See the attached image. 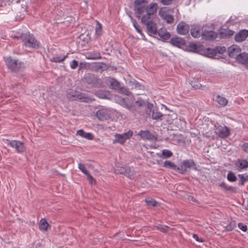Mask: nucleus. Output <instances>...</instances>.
<instances>
[{
  "label": "nucleus",
  "instance_id": "nucleus-36",
  "mask_svg": "<svg viewBox=\"0 0 248 248\" xmlns=\"http://www.w3.org/2000/svg\"><path fill=\"white\" fill-rule=\"evenodd\" d=\"M145 202L146 204L149 206L155 207L156 206L158 202L150 197H148L145 199Z\"/></svg>",
  "mask_w": 248,
  "mask_h": 248
},
{
  "label": "nucleus",
  "instance_id": "nucleus-63",
  "mask_svg": "<svg viewBox=\"0 0 248 248\" xmlns=\"http://www.w3.org/2000/svg\"><path fill=\"white\" fill-rule=\"evenodd\" d=\"M133 83L135 85V88H139V89H140L141 85L138 82H137L136 81H134Z\"/></svg>",
  "mask_w": 248,
  "mask_h": 248
},
{
  "label": "nucleus",
  "instance_id": "nucleus-32",
  "mask_svg": "<svg viewBox=\"0 0 248 248\" xmlns=\"http://www.w3.org/2000/svg\"><path fill=\"white\" fill-rule=\"evenodd\" d=\"M163 115L158 111L157 108H155L154 109H153V112L152 114V118L154 120H161V118L163 117Z\"/></svg>",
  "mask_w": 248,
  "mask_h": 248
},
{
  "label": "nucleus",
  "instance_id": "nucleus-57",
  "mask_svg": "<svg viewBox=\"0 0 248 248\" xmlns=\"http://www.w3.org/2000/svg\"><path fill=\"white\" fill-rule=\"evenodd\" d=\"M238 227L240 229L244 232H246L247 230V226L246 225L243 224L242 223H239L238 224Z\"/></svg>",
  "mask_w": 248,
  "mask_h": 248
},
{
  "label": "nucleus",
  "instance_id": "nucleus-15",
  "mask_svg": "<svg viewBox=\"0 0 248 248\" xmlns=\"http://www.w3.org/2000/svg\"><path fill=\"white\" fill-rule=\"evenodd\" d=\"M96 116L100 121H105L110 118V114L105 108L99 109L96 111Z\"/></svg>",
  "mask_w": 248,
  "mask_h": 248
},
{
  "label": "nucleus",
  "instance_id": "nucleus-40",
  "mask_svg": "<svg viewBox=\"0 0 248 248\" xmlns=\"http://www.w3.org/2000/svg\"><path fill=\"white\" fill-rule=\"evenodd\" d=\"M155 108L153 104L148 102L146 105L145 113L147 115H150L152 113L153 109Z\"/></svg>",
  "mask_w": 248,
  "mask_h": 248
},
{
  "label": "nucleus",
  "instance_id": "nucleus-60",
  "mask_svg": "<svg viewBox=\"0 0 248 248\" xmlns=\"http://www.w3.org/2000/svg\"><path fill=\"white\" fill-rule=\"evenodd\" d=\"M242 148L245 152L248 153V142L244 143L242 146Z\"/></svg>",
  "mask_w": 248,
  "mask_h": 248
},
{
  "label": "nucleus",
  "instance_id": "nucleus-4",
  "mask_svg": "<svg viewBox=\"0 0 248 248\" xmlns=\"http://www.w3.org/2000/svg\"><path fill=\"white\" fill-rule=\"evenodd\" d=\"M187 169L198 170L197 165L193 160L186 159L182 162L180 166L178 167L177 172L181 174H185L187 171Z\"/></svg>",
  "mask_w": 248,
  "mask_h": 248
},
{
  "label": "nucleus",
  "instance_id": "nucleus-56",
  "mask_svg": "<svg viewBox=\"0 0 248 248\" xmlns=\"http://www.w3.org/2000/svg\"><path fill=\"white\" fill-rule=\"evenodd\" d=\"M136 103L137 104L139 107H142L145 105V101L140 98L136 101Z\"/></svg>",
  "mask_w": 248,
  "mask_h": 248
},
{
  "label": "nucleus",
  "instance_id": "nucleus-53",
  "mask_svg": "<svg viewBox=\"0 0 248 248\" xmlns=\"http://www.w3.org/2000/svg\"><path fill=\"white\" fill-rule=\"evenodd\" d=\"M174 0H160V2L164 5H170L172 3Z\"/></svg>",
  "mask_w": 248,
  "mask_h": 248
},
{
  "label": "nucleus",
  "instance_id": "nucleus-62",
  "mask_svg": "<svg viewBox=\"0 0 248 248\" xmlns=\"http://www.w3.org/2000/svg\"><path fill=\"white\" fill-rule=\"evenodd\" d=\"M193 237L198 242H203L202 238L200 239L198 236V235L196 234H193Z\"/></svg>",
  "mask_w": 248,
  "mask_h": 248
},
{
  "label": "nucleus",
  "instance_id": "nucleus-3",
  "mask_svg": "<svg viewBox=\"0 0 248 248\" xmlns=\"http://www.w3.org/2000/svg\"><path fill=\"white\" fill-rule=\"evenodd\" d=\"M148 2L146 0H135L134 2V11L136 17L140 18V16L145 12L147 13V4Z\"/></svg>",
  "mask_w": 248,
  "mask_h": 248
},
{
  "label": "nucleus",
  "instance_id": "nucleus-31",
  "mask_svg": "<svg viewBox=\"0 0 248 248\" xmlns=\"http://www.w3.org/2000/svg\"><path fill=\"white\" fill-rule=\"evenodd\" d=\"M110 86L111 89L118 91L121 87V84L120 82L113 78L110 81Z\"/></svg>",
  "mask_w": 248,
  "mask_h": 248
},
{
  "label": "nucleus",
  "instance_id": "nucleus-5",
  "mask_svg": "<svg viewBox=\"0 0 248 248\" xmlns=\"http://www.w3.org/2000/svg\"><path fill=\"white\" fill-rule=\"evenodd\" d=\"M82 81L83 83L90 85L93 88L100 87L102 84L100 79L98 78L94 75L90 73L85 75Z\"/></svg>",
  "mask_w": 248,
  "mask_h": 248
},
{
  "label": "nucleus",
  "instance_id": "nucleus-43",
  "mask_svg": "<svg viewBox=\"0 0 248 248\" xmlns=\"http://www.w3.org/2000/svg\"><path fill=\"white\" fill-rule=\"evenodd\" d=\"M118 92L119 93H121L129 96L131 94V93L129 91V89L124 87H120Z\"/></svg>",
  "mask_w": 248,
  "mask_h": 248
},
{
  "label": "nucleus",
  "instance_id": "nucleus-9",
  "mask_svg": "<svg viewBox=\"0 0 248 248\" xmlns=\"http://www.w3.org/2000/svg\"><path fill=\"white\" fill-rule=\"evenodd\" d=\"M142 23L146 25L147 32L149 35L157 34L158 30H157L156 25L153 20H147Z\"/></svg>",
  "mask_w": 248,
  "mask_h": 248
},
{
  "label": "nucleus",
  "instance_id": "nucleus-13",
  "mask_svg": "<svg viewBox=\"0 0 248 248\" xmlns=\"http://www.w3.org/2000/svg\"><path fill=\"white\" fill-rule=\"evenodd\" d=\"M169 42L172 46L179 48H181L183 46H186V44L184 39L178 37L171 38Z\"/></svg>",
  "mask_w": 248,
  "mask_h": 248
},
{
  "label": "nucleus",
  "instance_id": "nucleus-50",
  "mask_svg": "<svg viewBox=\"0 0 248 248\" xmlns=\"http://www.w3.org/2000/svg\"><path fill=\"white\" fill-rule=\"evenodd\" d=\"M78 168L85 175L87 174L89 172L86 169V168H85L84 165L82 164L81 163H79Z\"/></svg>",
  "mask_w": 248,
  "mask_h": 248
},
{
  "label": "nucleus",
  "instance_id": "nucleus-49",
  "mask_svg": "<svg viewBox=\"0 0 248 248\" xmlns=\"http://www.w3.org/2000/svg\"><path fill=\"white\" fill-rule=\"evenodd\" d=\"M133 131L129 130L127 132L121 134L122 136L124 138L125 140L129 139L133 136Z\"/></svg>",
  "mask_w": 248,
  "mask_h": 248
},
{
  "label": "nucleus",
  "instance_id": "nucleus-54",
  "mask_svg": "<svg viewBox=\"0 0 248 248\" xmlns=\"http://www.w3.org/2000/svg\"><path fill=\"white\" fill-rule=\"evenodd\" d=\"M86 175L87 176V180L89 183L91 184H93V182L95 184L96 181L94 179L93 177L88 172Z\"/></svg>",
  "mask_w": 248,
  "mask_h": 248
},
{
  "label": "nucleus",
  "instance_id": "nucleus-16",
  "mask_svg": "<svg viewBox=\"0 0 248 248\" xmlns=\"http://www.w3.org/2000/svg\"><path fill=\"white\" fill-rule=\"evenodd\" d=\"M157 32V34L160 37V39L163 42L167 41L171 37L170 33L166 29H160Z\"/></svg>",
  "mask_w": 248,
  "mask_h": 248
},
{
  "label": "nucleus",
  "instance_id": "nucleus-46",
  "mask_svg": "<svg viewBox=\"0 0 248 248\" xmlns=\"http://www.w3.org/2000/svg\"><path fill=\"white\" fill-rule=\"evenodd\" d=\"M215 48V50H216V55L217 53L222 54L224 52H226V48L224 46H217Z\"/></svg>",
  "mask_w": 248,
  "mask_h": 248
},
{
  "label": "nucleus",
  "instance_id": "nucleus-26",
  "mask_svg": "<svg viewBox=\"0 0 248 248\" xmlns=\"http://www.w3.org/2000/svg\"><path fill=\"white\" fill-rule=\"evenodd\" d=\"M234 31L229 30L223 29L219 32V35L221 38H229L232 37Z\"/></svg>",
  "mask_w": 248,
  "mask_h": 248
},
{
  "label": "nucleus",
  "instance_id": "nucleus-35",
  "mask_svg": "<svg viewBox=\"0 0 248 248\" xmlns=\"http://www.w3.org/2000/svg\"><path fill=\"white\" fill-rule=\"evenodd\" d=\"M216 101L222 107L225 106L228 103V100L225 97L220 96L219 95L217 96Z\"/></svg>",
  "mask_w": 248,
  "mask_h": 248
},
{
  "label": "nucleus",
  "instance_id": "nucleus-44",
  "mask_svg": "<svg viewBox=\"0 0 248 248\" xmlns=\"http://www.w3.org/2000/svg\"><path fill=\"white\" fill-rule=\"evenodd\" d=\"M236 222L235 221H231L229 224L225 227V230L227 232H230L232 231L234 228L236 227Z\"/></svg>",
  "mask_w": 248,
  "mask_h": 248
},
{
  "label": "nucleus",
  "instance_id": "nucleus-45",
  "mask_svg": "<svg viewBox=\"0 0 248 248\" xmlns=\"http://www.w3.org/2000/svg\"><path fill=\"white\" fill-rule=\"evenodd\" d=\"M96 25L95 28V34L100 36L102 33V27L101 24L98 21H96Z\"/></svg>",
  "mask_w": 248,
  "mask_h": 248
},
{
  "label": "nucleus",
  "instance_id": "nucleus-24",
  "mask_svg": "<svg viewBox=\"0 0 248 248\" xmlns=\"http://www.w3.org/2000/svg\"><path fill=\"white\" fill-rule=\"evenodd\" d=\"M239 171L248 168V162L245 159H239L235 163Z\"/></svg>",
  "mask_w": 248,
  "mask_h": 248
},
{
  "label": "nucleus",
  "instance_id": "nucleus-42",
  "mask_svg": "<svg viewBox=\"0 0 248 248\" xmlns=\"http://www.w3.org/2000/svg\"><path fill=\"white\" fill-rule=\"evenodd\" d=\"M227 178L231 182H234L237 180V177L232 171H229L227 174Z\"/></svg>",
  "mask_w": 248,
  "mask_h": 248
},
{
  "label": "nucleus",
  "instance_id": "nucleus-64",
  "mask_svg": "<svg viewBox=\"0 0 248 248\" xmlns=\"http://www.w3.org/2000/svg\"><path fill=\"white\" fill-rule=\"evenodd\" d=\"M189 200H190L191 201L194 202H198V201L197 200H196L192 196H190L188 198Z\"/></svg>",
  "mask_w": 248,
  "mask_h": 248
},
{
  "label": "nucleus",
  "instance_id": "nucleus-34",
  "mask_svg": "<svg viewBox=\"0 0 248 248\" xmlns=\"http://www.w3.org/2000/svg\"><path fill=\"white\" fill-rule=\"evenodd\" d=\"M163 167L172 169L177 171L178 167L174 163L170 161L166 160L164 162Z\"/></svg>",
  "mask_w": 248,
  "mask_h": 248
},
{
  "label": "nucleus",
  "instance_id": "nucleus-47",
  "mask_svg": "<svg viewBox=\"0 0 248 248\" xmlns=\"http://www.w3.org/2000/svg\"><path fill=\"white\" fill-rule=\"evenodd\" d=\"M106 67V64L103 62H98L95 64L94 67L97 71H103Z\"/></svg>",
  "mask_w": 248,
  "mask_h": 248
},
{
  "label": "nucleus",
  "instance_id": "nucleus-20",
  "mask_svg": "<svg viewBox=\"0 0 248 248\" xmlns=\"http://www.w3.org/2000/svg\"><path fill=\"white\" fill-rule=\"evenodd\" d=\"M219 136L222 138H227L230 135V129L226 126H218L217 127Z\"/></svg>",
  "mask_w": 248,
  "mask_h": 248
},
{
  "label": "nucleus",
  "instance_id": "nucleus-25",
  "mask_svg": "<svg viewBox=\"0 0 248 248\" xmlns=\"http://www.w3.org/2000/svg\"><path fill=\"white\" fill-rule=\"evenodd\" d=\"M202 46H198L195 44L190 43L186 46V50L189 52L197 53L202 50Z\"/></svg>",
  "mask_w": 248,
  "mask_h": 248
},
{
  "label": "nucleus",
  "instance_id": "nucleus-27",
  "mask_svg": "<svg viewBox=\"0 0 248 248\" xmlns=\"http://www.w3.org/2000/svg\"><path fill=\"white\" fill-rule=\"evenodd\" d=\"M173 155L172 153L167 149H164L162 151V153H157L156 155L162 159H166L170 157Z\"/></svg>",
  "mask_w": 248,
  "mask_h": 248
},
{
  "label": "nucleus",
  "instance_id": "nucleus-61",
  "mask_svg": "<svg viewBox=\"0 0 248 248\" xmlns=\"http://www.w3.org/2000/svg\"><path fill=\"white\" fill-rule=\"evenodd\" d=\"M219 186L224 190H227L229 186L224 182H222L219 184Z\"/></svg>",
  "mask_w": 248,
  "mask_h": 248
},
{
  "label": "nucleus",
  "instance_id": "nucleus-51",
  "mask_svg": "<svg viewBox=\"0 0 248 248\" xmlns=\"http://www.w3.org/2000/svg\"><path fill=\"white\" fill-rule=\"evenodd\" d=\"M133 24L137 31L138 33H140L141 35L144 36L143 34L142 33V30L140 28V26L137 24L136 21H135L133 22Z\"/></svg>",
  "mask_w": 248,
  "mask_h": 248
},
{
  "label": "nucleus",
  "instance_id": "nucleus-38",
  "mask_svg": "<svg viewBox=\"0 0 248 248\" xmlns=\"http://www.w3.org/2000/svg\"><path fill=\"white\" fill-rule=\"evenodd\" d=\"M67 57V55L64 56L62 57H61L59 56H55L52 58L50 59V61L51 62H63L66 58Z\"/></svg>",
  "mask_w": 248,
  "mask_h": 248
},
{
  "label": "nucleus",
  "instance_id": "nucleus-2",
  "mask_svg": "<svg viewBox=\"0 0 248 248\" xmlns=\"http://www.w3.org/2000/svg\"><path fill=\"white\" fill-rule=\"evenodd\" d=\"M20 38L24 43V45L29 47L39 48V43L37 41L33 34L29 32L22 33L20 35Z\"/></svg>",
  "mask_w": 248,
  "mask_h": 248
},
{
  "label": "nucleus",
  "instance_id": "nucleus-12",
  "mask_svg": "<svg viewBox=\"0 0 248 248\" xmlns=\"http://www.w3.org/2000/svg\"><path fill=\"white\" fill-rule=\"evenodd\" d=\"M236 61L240 64L246 66L248 69V53L246 52L240 53L237 55L235 59Z\"/></svg>",
  "mask_w": 248,
  "mask_h": 248
},
{
  "label": "nucleus",
  "instance_id": "nucleus-59",
  "mask_svg": "<svg viewBox=\"0 0 248 248\" xmlns=\"http://www.w3.org/2000/svg\"><path fill=\"white\" fill-rule=\"evenodd\" d=\"M146 140H154L156 141L157 138L155 136H154L153 134H151L150 132H149L148 137Z\"/></svg>",
  "mask_w": 248,
  "mask_h": 248
},
{
  "label": "nucleus",
  "instance_id": "nucleus-39",
  "mask_svg": "<svg viewBox=\"0 0 248 248\" xmlns=\"http://www.w3.org/2000/svg\"><path fill=\"white\" fill-rule=\"evenodd\" d=\"M102 57L100 55V53L97 51H93L90 53L89 54V59L93 60H96V59H100Z\"/></svg>",
  "mask_w": 248,
  "mask_h": 248
},
{
  "label": "nucleus",
  "instance_id": "nucleus-19",
  "mask_svg": "<svg viewBox=\"0 0 248 248\" xmlns=\"http://www.w3.org/2000/svg\"><path fill=\"white\" fill-rule=\"evenodd\" d=\"M241 50V48L239 46H232L228 48V55L231 58L236 59V57L240 53Z\"/></svg>",
  "mask_w": 248,
  "mask_h": 248
},
{
  "label": "nucleus",
  "instance_id": "nucleus-1",
  "mask_svg": "<svg viewBox=\"0 0 248 248\" xmlns=\"http://www.w3.org/2000/svg\"><path fill=\"white\" fill-rule=\"evenodd\" d=\"M5 64L8 69L13 72H17L24 68L23 62L19 61L18 59H13L12 56L4 57L3 58Z\"/></svg>",
  "mask_w": 248,
  "mask_h": 248
},
{
  "label": "nucleus",
  "instance_id": "nucleus-58",
  "mask_svg": "<svg viewBox=\"0 0 248 248\" xmlns=\"http://www.w3.org/2000/svg\"><path fill=\"white\" fill-rule=\"evenodd\" d=\"M237 188L236 187L229 186L227 189V191H229L233 193H236L237 192Z\"/></svg>",
  "mask_w": 248,
  "mask_h": 248
},
{
  "label": "nucleus",
  "instance_id": "nucleus-11",
  "mask_svg": "<svg viewBox=\"0 0 248 248\" xmlns=\"http://www.w3.org/2000/svg\"><path fill=\"white\" fill-rule=\"evenodd\" d=\"M202 39L206 41H213L217 37V33L212 31H203L202 32Z\"/></svg>",
  "mask_w": 248,
  "mask_h": 248
},
{
  "label": "nucleus",
  "instance_id": "nucleus-18",
  "mask_svg": "<svg viewBox=\"0 0 248 248\" xmlns=\"http://www.w3.org/2000/svg\"><path fill=\"white\" fill-rule=\"evenodd\" d=\"M121 101V105L123 107L126 108L129 111L132 112L136 111V108L135 106L132 102H131L128 99H125L124 98H122Z\"/></svg>",
  "mask_w": 248,
  "mask_h": 248
},
{
  "label": "nucleus",
  "instance_id": "nucleus-23",
  "mask_svg": "<svg viewBox=\"0 0 248 248\" xmlns=\"http://www.w3.org/2000/svg\"><path fill=\"white\" fill-rule=\"evenodd\" d=\"M158 15L163 19L165 20L167 23H172L174 21L173 17L172 15L167 14L165 12L159 10Z\"/></svg>",
  "mask_w": 248,
  "mask_h": 248
},
{
  "label": "nucleus",
  "instance_id": "nucleus-14",
  "mask_svg": "<svg viewBox=\"0 0 248 248\" xmlns=\"http://www.w3.org/2000/svg\"><path fill=\"white\" fill-rule=\"evenodd\" d=\"M71 95L72 97H76L77 99L85 102H89L94 100V99L88 96L85 93L79 92L75 91Z\"/></svg>",
  "mask_w": 248,
  "mask_h": 248
},
{
  "label": "nucleus",
  "instance_id": "nucleus-33",
  "mask_svg": "<svg viewBox=\"0 0 248 248\" xmlns=\"http://www.w3.org/2000/svg\"><path fill=\"white\" fill-rule=\"evenodd\" d=\"M114 137L115 139L113 141V143H119L121 144H124L126 141L121 134H116L114 135Z\"/></svg>",
  "mask_w": 248,
  "mask_h": 248
},
{
  "label": "nucleus",
  "instance_id": "nucleus-28",
  "mask_svg": "<svg viewBox=\"0 0 248 248\" xmlns=\"http://www.w3.org/2000/svg\"><path fill=\"white\" fill-rule=\"evenodd\" d=\"M203 53L204 55L209 58H214L215 56H216V52L215 50V48H205L203 50Z\"/></svg>",
  "mask_w": 248,
  "mask_h": 248
},
{
  "label": "nucleus",
  "instance_id": "nucleus-48",
  "mask_svg": "<svg viewBox=\"0 0 248 248\" xmlns=\"http://www.w3.org/2000/svg\"><path fill=\"white\" fill-rule=\"evenodd\" d=\"M149 132H150L148 130H141L139 133L138 135L140 136V137L143 139H147Z\"/></svg>",
  "mask_w": 248,
  "mask_h": 248
},
{
  "label": "nucleus",
  "instance_id": "nucleus-41",
  "mask_svg": "<svg viewBox=\"0 0 248 248\" xmlns=\"http://www.w3.org/2000/svg\"><path fill=\"white\" fill-rule=\"evenodd\" d=\"M154 229H156L162 232H166L169 228V227L159 224L158 225L154 226Z\"/></svg>",
  "mask_w": 248,
  "mask_h": 248
},
{
  "label": "nucleus",
  "instance_id": "nucleus-21",
  "mask_svg": "<svg viewBox=\"0 0 248 248\" xmlns=\"http://www.w3.org/2000/svg\"><path fill=\"white\" fill-rule=\"evenodd\" d=\"M95 95L101 99H106L110 100V92L108 91L100 90L95 92Z\"/></svg>",
  "mask_w": 248,
  "mask_h": 248
},
{
  "label": "nucleus",
  "instance_id": "nucleus-37",
  "mask_svg": "<svg viewBox=\"0 0 248 248\" xmlns=\"http://www.w3.org/2000/svg\"><path fill=\"white\" fill-rule=\"evenodd\" d=\"M238 176L240 178L239 185L243 186L246 182L248 181V174H238Z\"/></svg>",
  "mask_w": 248,
  "mask_h": 248
},
{
  "label": "nucleus",
  "instance_id": "nucleus-55",
  "mask_svg": "<svg viewBox=\"0 0 248 248\" xmlns=\"http://www.w3.org/2000/svg\"><path fill=\"white\" fill-rule=\"evenodd\" d=\"M78 61L74 60L72 61L71 63L70 64V67L72 69H76L78 66Z\"/></svg>",
  "mask_w": 248,
  "mask_h": 248
},
{
  "label": "nucleus",
  "instance_id": "nucleus-30",
  "mask_svg": "<svg viewBox=\"0 0 248 248\" xmlns=\"http://www.w3.org/2000/svg\"><path fill=\"white\" fill-rule=\"evenodd\" d=\"M49 227L48 223L47 222L46 218H42L39 223V228L40 230L46 231Z\"/></svg>",
  "mask_w": 248,
  "mask_h": 248
},
{
  "label": "nucleus",
  "instance_id": "nucleus-7",
  "mask_svg": "<svg viewBox=\"0 0 248 248\" xmlns=\"http://www.w3.org/2000/svg\"><path fill=\"white\" fill-rule=\"evenodd\" d=\"M6 141L5 143H6L7 145H10L12 148H15L18 153H21L25 151L26 148L23 142L16 140L11 141L9 140H6Z\"/></svg>",
  "mask_w": 248,
  "mask_h": 248
},
{
  "label": "nucleus",
  "instance_id": "nucleus-10",
  "mask_svg": "<svg viewBox=\"0 0 248 248\" xmlns=\"http://www.w3.org/2000/svg\"><path fill=\"white\" fill-rule=\"evenodd\" d=\"M176 30L178 34L181 35H186L189 31V26L186 22L181 21L177 25Z\"/></svg>",
  "mask_w": 248,
  "mask_h": 248
},
{
  "label": "nucleus",
  "instance_id": "nucleus-52",
  "mask_svg": "<svg viewBox=\"0 0 248 248\" xmlns=\"http://www.w3.org/2000/svg\"><path fill=\"white\" fill-rule=\"evenodd\" d=\"M191 84V86L195 89H200L202 87V84L196 81H192Z\"/></svg>",
  "mask_w": 248,
  "mask_h": 248
},
{
  "label": "nucleus",
  "instance_id": "nucleus-8",
  "mask_svg": "<svg viewBox=\"0 0 248 248\" xmlns=\"http://www.w3.org/2000/svg\"><path fill=\"white\" fill-rule=\"evenodd\" d=\"M116 170L118 173L124 175L130 178L133 177L135 174V171L131 170L130 167L127 165L117 166Z\"/></svg>",
  "mask_w": 248,
  "mask_h": 248
},
{
  "label": "nucleus",
  "instance_id": "nucleus-6",
  "mask_svg": "<svg viewBox=\"0 0 248 248\" xmlns=\"http://www.w3.org/2000/svg\"><path fill=\"white\" fill-rule=\"evenodd\" d=\"M158 8V5L156 3H151L147 4V13L143 15L141 18V23L147 21L151 16L155 13Z\"/></svg>",
  "mask_w": 248,
  "mask_h": 248
},
{
  "label": "nucleus",
  "instance_id": "nucleus-29",
  "mask_svg": "<svg viewBox=\"0 0 248 248\" xmlns=\"http://www.w3.org/2000/svg\"><path fill=\"white\" fill-rule=\"evenodd\" d=\"M77 134L90 140H93L94 138L93 135L91 133H86L82 129L78 130Z\"/></svg>",
  "mask_w": 248,
  "mask_h": 248
},
{
  "label": "nucleus",
  "instance_id": "nucleus-22",
  "mask_svg": "<svg viewBox=\"0 0 248 248\" xmlns=\"http://www.w3.org/2000/svg\"><path fill=\"white\" fill-rule=\"evenodd\" d=\"M201 27L198 25H193L190 29V33L194 38H199L202 36Z\"/></svg>",
  "mask_w": 248,
  "mask_h": 248
},
{
  "label": "nucleus",
  "instance_id": "nucleus-17",
  "mask_svg": "<svg viewBox=\"0 0 248 248\" xmlns=\"http://www.w3.org/2000/svg\"><path fill=\"white\" fill-rule=\"evenodd\" d=\"M248 36V31L247 30H241L235 35V41L237 42H242L246 40Z\"/></svg>",
  "mask_w": 248,
  "mask_h": 248
}]
</instances>
